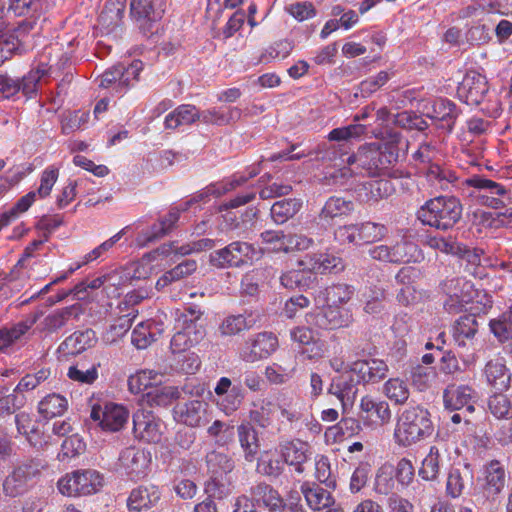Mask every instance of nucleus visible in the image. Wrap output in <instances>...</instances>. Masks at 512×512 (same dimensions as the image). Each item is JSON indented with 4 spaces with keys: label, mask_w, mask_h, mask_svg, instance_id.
I'll return each mask as SVG.
<instances>
[{
    "label": "nucleus",
    "mask_w": 512,
    "mask_h": 512,
    "mask_svg": "<svg viewBox=\"0 0 512 512\" xmlns=\"http://www.w3.org/2000/svg\"><path fill=\"white\" fill-rule=\"evenodd\" d=\"M214 391L220 397L218 405L227 415L236 411L244 399L241 384L232 385L231 380L227 377L219 379Z\"/></svg>",
    "instance_id": "obj_22"
},
{
    "label": "nucleus",
    "mask_w": 512,
    "mask_h": 512,
    "mask_svg": "<svg viewBox=\"0 0 512 512\" xmlns=\"http://www.w3.org/2000/svg\"><path fill=\"white\" fill-rule=\"evenodd\" d=\"M433 432L430 412L422 406H413L399 416L394 436L399 445L408 447L430 437Z\"/></svg>",
    "instance_id": "obj_3"
},
{
    "label": "nucleus",
    "mask_w": 512,
    "mask_h": 512,
    "mask_svg": "<svg viewBox=\"0 0 512 512\" xmlns=\"http://www.w3.org/2000/svg\"><path fill=\"white\" fill-rule=\"evenodd\" d=\"M44 70H31L21 80L0 74V100L10 99L21 92L27 99L37 95L39 81Z\"/></svg>",
    "instance_id": "obj_10"
},
{
    "label": "nucleus",
    "mask_w": 512,
    "mask_h": 512,
    "mask_svg": "<svg viewBox=\"0 0 512 512\" xmlns=\"http://www.w3.org/2000/svg\"><path fill=\"white\" fill-rule=\"evenodd\" d=\"M394 467L390 464L382 465L376 473L374 491L379 495H391L395 488Z\"/></svg>",
    "instance_id": "obj_52"
},
{
    "label": "nucleus",
    "mask_w": 512,
    "mask_h": 512,
    "mask_svg": "<svg viewBox=\"0 0 512 512\" xmlns=\"http://www.w3.org/2000/svg\"><path fill=\"white\" fill-rule=\"evenodd\" d=\"M142 70L141 61H133L126 66L119 63L112 68L106 70L100 79V87L112 88L116 94H123L131 85V81H137L138 75Z\"/></svg>",
    "instance_id": "obj_9"
},
{
    "label": "nucleus",
    "mask_w": 512,
    "mask_h": 512,
    "mask_svg": "<svg viewBox=\"0 0 512 512\" xmlns=\"http://www.w3.org/2000/svg\"><path fill=\"white\" fill-rule=\"evenodd\" d=\"M327 488H322L315 482L305 481L300 486L307 505L313 511H322L335 504V499Z\"/></svg>",
    "instance_id": "obj_26"
},
{
    "label": "nucleus",
    "mask_w": 512,
    "mask_h": 512,
    "mask_svg": "<svg viewBox=\"0 0 512 512\" xmlns=\"http://www.w3.org/2000/svg\"><path fill=\"white\" fill-rule=\"evenodd\" d=\"M202 315L203 311H201L198 306L189 305L184 309V312L182 313L184 332H179L173 336L171 340L172 347L178 346L182 340L186 339V336L191 335L192 328H196V322L201 319Z\"/></svg>",
    "instance_id": "obj_50"
},
{
    "label": "nucleus",
    "mask_w": 512,
    "mask_h": 512,
    "mask_svg": "<svg viewBox=\"0 0 512 512\" xmlns=\"http://www.w3.org/2000/svg\"><path fill=\"white\" fill-rule=\"evenodd\" d=\"M485 374L488 382L495 390L502 392L509 388L511 374L501 360L489 361L485 367Z\"/></svg>",
    "instance_id": "obj_33"
},
{
    "label": "nucleus",
    "mask_w": 512,
    "mask_h": 512,
    "mask_svg": "<svg viewBox=\"0 0 512 512\" xmlns=\"http://www.w3.org/2000/svg\"><path fill=\"white\" fill-rule=\"evenodd\" d=\"M488 408L497 419L508 420L512 418V403L508 397L500 391L489 398Z\"/></svg>",
    "instance_id": "obj_57"
},
{
    "label": "nucleus",
    "mask_w": 512,
    "mask_h": 512,
    "mask_svg": "<svg viewBox=\"0 0 512 512\" xmlns=\"http://www.w3.org/2000/svg\"><path fill=\"white\" fill-rule=\"evenodd\" d=\"M314 477L318 483L324 484L327 489L334 490L336 488V479L332 475L328 457L321 455L316 459Z\"/></svg>",
    "instance_id": "obj_60"
},
{
    "label": "nucleus",
    "mask_w": 512,
    "mask_h": 512,
    "mask_svg": "<svg viewBox=\"0 0 512 512\" xmlns=\"http://www.w3.org/2000/svg\"><path fill=\"white\" fill-rule=\"evenodd\" d=\"M46 466V462L39 457L17 461L3 480L4 495L15 498L26 494L40 479Z\"/></svg>",
    "instance_id": "obj_4"
},
{
    "label": "nucleus",
    "mask_w": 512,
    "mask_h": 512,
    "mask_svg": "<svg viewBox=\"0 0 512 512\" xmlns=\"http://www.w3.org/2000/svg\"><path fill=\"white\" fill-rule=\"evenodd\" d=\"M278 347V339L271 332H261L248 338L239 351L241 360L254 363L268 358Z\"/></svg>",
    "instance_id": "obj_11"
},
{
    "label": "nucleus",
    "mask_w": 512,
    "mask_h": 512,
    "mask_svg": "<svg viewBox=\"0 0 512 512\" xmlns=\"http://www.w3.org/2000/svg\"><path fill=\"white\" fill-rule=\"evenodd\" d=\"M254 320L251 315L245 314L228 315L218 326V333L222 337H232L252 328Z\"/></svg>",
    "instance_id": "obj_36"
},
{
    "label": "nucleus",
    "mask_w": 512,
    "mask_h": 512,
    "mask_svg": "<svg viewBox=\"0 0 512 512\" xmlns=\"http://www.w3.org/2000/svg\"><path fill=\"white\" fill-rule=\"evenodd\" d=\"M360 410L368 415L375 416L374 422L384 425L391 420V410L386 401H376L370 396L362 397L360 401Z\"/></svg>",
    "instance_id": "obj_42"
},
{
    "label": "nucleus",
    "mask_w": 512,
    "mask_h": 512,
    "mask_svg": "<svg viewBox=\"0 0 512 512\" xmlns=\"http://www.w3.org/2000/svg\"><path fill=\"white\" fill-rule=\"evenodd\" d=\"M362 189L365 191L367 202L371 200L376 202L380 199L387 198L394 191L391 181L386 179L369 181L364 184Z\"/></svg>",
    "instance_id": "obj_55"
},
{
    "label": "nucleus",
    "mask_w": 512,
    "mask_h": 512,
    "mask_svg": "<svg viewBox=\"0 0 512 512\" xmlns=\"http://www.w3.org/2000/svg\"><path fill=\"white\" fill-rule=\"evenodd\" d=\"M401 139L400 133L393 132L386 140L360 147L356 154L347 157V163H356L372 176L379 175L398 162Z\"/></svg>",
    "instance_id": "obj_1"
},
{
    "label": "nucleus",
    "mask_w": 512,
    "mask_h": 512,
    "mask_svg": "<svg viewBox=\"0 0 512 512\" xmlns=\"http://www.w3.org/2000/svg\"><path fill=\"white\" fill-rule=\"evenodd\" d=\"M361 381L349 368L330 385L328 392L335 395L341 402L343 413L351 408L358 394Z\"/></svg>",
    "instance_id": "obj_19"
},
{
    "label": "nucleus",
    "mask_w": 512,
    "mask_h": 512,
    "mask_svg": "<svg viewBox=\"0 0 512 512\" xmlns=\"http://www.w3.org/2000/svg\"><path fill=\"white\" fill-rule=\"evenodd\" d=\"M426 177L432 184L438 185L442 190H448L449 185L458 180L455 171L438 164H430L428 166Z\"/></svg>",
    "instance_id": "obj_49"
},
{
    "label": "nucleus",
    "mask_w": 512,
    "mask_h": 512,
    "mask_svg": "<svg viewBox=\"0 0 512 512\" xmlns=\"http://www.w3.org/2000/svg\"><path fill=\"white\" fill-rule=\"evenodd\" d=\"M306 256L311 260L310 264H312V269L316 276L318 274L338 272L344 268L342 259L331 254L319 253Z\"/></svg>",
    "instance_id": "obj_45"
},
{
    "label": "nucleus",
    "mask_w": 512,
    "mask_h": 512,
    "mask_svg": "<svg viewBox=\"0 0 512 512\" xmlns=\"http://www.w3.org/2000/svg\"><path fill=\"white\" fill-rule=\"evenodd\" d=\"M124 0H108L101 11L98 22L108 32L120 25L124 12Z\"/></svg>",
    "instance_id": "obj_39"
},
{
    "label": "nucleus",
    "mask_w": 512,
    "mask_h": 512,
    "mask_svg": "<svg viewBox=\"0 0 512 512\" xmlns=\"http://www.w3.org/2000/svg\"><path fill=\"white\" fill-rule=\"evenodd\" d=\"M131 15L144 35L153 34L154 24L162 18V0H132Z\"/></svg>",
    "instance_id": "obj_13"
},
{
    "label": "nucleus",
    "mask_w": 512,
    "mask_h": 512,
    "mask_svg": "<svg viewBox=\"0 0 512 512\" xmlns=\"http://www.w3.org/2000/svg\"><path fill=\"white\" fill-rule=\"evenodd\" d=\"M479 323L477 315L465 314L459 317L453 325V338L459 347H465L473 344V340L478 332Z\"/></svg>",
    "instance_id": "obj_30"
},
{
    "label": "nucleus",
    "mask_w": 512,
    "mask_h": 512,
    "mask_svg": "<svg viewBox=\"0 0 512 512\" xmlns=\"http://www.w3.org/2000/svg\"><path fill=\"white\" fill-rule=\"evenodd\" d=\"M206 464L213 476L227 474L234 469V461L218 451H211L206 455Z\"/></svg>",
    "instance_id": "obj_54"
},
{
    "label": "nucleus",
    "mask_w": 512,
    "mask_h": 512,
    "mask_svg": "<svg viewBox=\"0 0 512 512\" xmlns=\"http://www.w3.org/2000/svg\"><path fill=\"white\" fill-rule=\"evenodd\" d=\"M204 491L207 495L206 499L223 500L231 493L230 488L224 484L217 476H212L206 483Z\"/></svg>",
    "instance_id": "obj_63"
},
{
    "label": "nucleus",
    "mask_w": 512,
    "mask_h": 512,
    "mask_svg": "<svg viewBox=\"0 0 512 512\" xmlns=\"http://www.w3.org/2000/svg\"><path fill=\"white\" fill-rule=\"evenodd\" d=\"M256 254V249L252 244L234 241L226 247L212 252L210 263L218 268L240 267L252 262Z\"/></svg>",
    "instance_id": "obj_7"
},
{
    "label": "nucleus",
    "mask_w": 512,
    "mask_h": 512,
    "mask_svg": "<svg viewBox=\"0 0 512 512\" xmlns=\"http://www.w3.org/2000/svg\"><path fill=\"white\" fill-rule=\"evenodd\" d=\"M447 449L444 445H433L430 447L428 455L422 461L419 469V476L427 481H434L439 477L441 466L443 465L444 455Z\"/></svg>",
    "instance_id": "obj_32"
},
{
    "label": "nucleus",
    "mask_w": 512,
    "mask_h": 512,
    "mask_svg": "<svg viewBox=\"0 0 512 512\" xmlns=\"http://www.w3.org/2000/svg\"><path fill=\"white\" fill-rule=\"evenodd\" d=\"M161 497V492L157 486H140L133 489L127 500V506L130 511H141L154 506Z\"/></svg>",
    "instance_id": "obj_31"
},
{
    "label": "nucleus",
    "mask_w": 512,
    "mask_h": 512,
    "mask_svg": "<svg viewBox=\"0 0 512 512\" xmlns=\"http://www.w3.org/2000/svg\"><path fill=\"white\" fill-rule=\"evenodd\" d=\"M68 407L67 399L60 394H49L38 405V412L47 419L61 416Z\"/></svg>",
    "instance_id": "obj_46"
},
{
    "label": "nucleus",
    "mask_w": 512,
    "mask_h": 512,
    "mask_svg": "<svg viewBox=\"0 0 512 512\" xmlns=\"http://www.w3.org/2000/svg\"><path fill=\"white\" fill-rule=\"evenodd\" d=\"M154 336L150 331V326L141 322L134 328L131 342L137 349H145L155 341Z\"/></svg>",
    "instance_id": "obj_64"
},
{
    "label": "nucleus",
    "mask_w": 512,
    "mask_h": 512,
    "mask_svg": "<svg viewBox=\"0 0 512 512\" xmlns=\"http://www.w3.org/2000/svg\"><path fill=\"white\" fill-rule=\"evenodd\" d=\"M489 328L500 343L512 341V306L497 318L491 319Z\"/></svg>",
    "instance_id": "obj_44"
},
{
    "label": "nucleus",
    "mask_w": 512,
    "mask_h": 512,
    "mask_svg": "<svg viewBox=\"0 0 512 512\" xmlns=\"http://www.w3.org/2000/svg\"><path fill=\"white\" fill-rule=\"evenodd\" d=\"M462 110L451 100L438 99L434 102L432 112L427 114L437 128L451 133Z\"/></svg>",
    "instance_id": "obj_21"
},
{
    "label": "nucleus",
    "mask_w": 512,
    "mask_h": 512,
    "mask_svg": "<svg viewBox=\"0 0 512 512\" xmlns=\"http://www.w3.org/2000/svg\"><path fill=\"white\" fill-rule=\"evenodd\" d=\"M208 434L215 438L218 445H226L233 440L234 427L226 422L216 420L208 428Z\"/></svg>",
    "instance_id": "obj_62"
},
{
    "label": "nucleus",
    "mask_w": 512,
    "mask_h": 512,
    "mask_svg": "<svg viewBox=\"0 0 512 512\" xmlns=\"http://www.w3.org/2000/svg\"><path fill=\"white\" fill-rule=\"evenodd\" d=\"M284 465L281 454L264 451L258 458L257 472L270 478H278L284 471Z\"/></svg>",
    "instance_id": "obj_38"
},
{
    "label": "nucleus",
    "mask_w": 512,
    "mask_h": 512,
    "mask_svg": "<svg viewBox=\"0 0 512 512\" xmlns=\"http://www.w3.org/2000/svg\"><path fill=\"white\" fill-rule=\"evenodd\" d=\"M207 407L206 402L195 399L184 404H178L175 408V414L179 422L190 427H199L207 421Z\"/></svg>",
    "instance_id": "obj_25"
},
{
    "label": "nucleus",
    "mask_w": 512,
    "mask_h": 512,
    "mask_svg": "<svg viewBox=\"0 0 512 512\" xmlns=\"http://www.w3.org/2000/svg\"><path fill=\"white\" fill-rule=\"evenodd\" d=\"M489 91L486 77L476 71H468L457 88L458 97L468 105L483 102Z\"/></svg>",
    "instance_id": "obj_15"
},
{
    "label": "nucleus",
    "mask_w": 512,
    "mask_h": 512,
    "mask_svg": "<svg viewBox=\"0 0 512 512\" xmlns=\"http://www.w3.org/2000/svg\"><path fill=\"white\" fill-rule=\"evenodd\" d=\"M385 298L386 293L383 288L375 287L374 289H371L364 306L365 313L372 316L381 315L386 309Z\"/></svg>",
    "instance_id": "obj_61"
},
{
    "label": "nucleus",
    "mask_w": 512,
    "mask_h": 512,
    "mask_svg": "<svg viewBox=\"0 0 512 512\" xmlns=\"http://www.w3.org/2000/svg\"><path fill=\"white\" fill-rule=\"evenodd\" d=\"M302 208V201L298 198H287L276 201L271 209L270 214L276 224H284L293 218Z\"/></svg>",
    "instance_id": "obj_37"
},
{
    "label": "nucleus",
    "mask_w": 512,
    "mask_h": 512,
    "mask_svg": "<svg viewBox=\"0 0 512 512\" xmlns=\"http://www.w3.org/2000/svg\"><path fill=\"white\" fill-rule=\"evenodd\" d=\"M465 183L470 187L483 191V194L503 197L508 193V190L502 184L480 175L471 176L465 180Z\"/></svg>",
    "instance_id": "obj_53"
},
{
    "label": "nucleus",
    "mask_w": 512,
    "mask_h": 512,
    "mask_svg": "<svg viewBox=\"0 0 512 512\" xmlns=\"http://www.w3.org/2000/svg\"><path fill=\"white\" fill-rule=\"evenodd\" d=\"M238 437L245 459L253 461L260 448L257 431L250 424H241L238 427Z\"/></svg>",
    "instance_id": "obj_40"
},
{
    "label": "nucleus",
    "mask_w": 512,
    "mask_h": 512,
    "mask_svg": "<svg viewBox=\"0 0 512 512\" xmlns=\"http://www.w3.org/2000/svg\"><path fill=\"white\" fill-rule=\"evenodd\" d=\"M97 343L94 330L88 328L83 331H75L68 336L58 347V352L64 355H77L93 347Z\"/></svg>",
    "instance_id": "obj_29"
},
{
    "label": "nucleus",
    "mask_w": 512,
    "mask_h": 512,
    "mask_svg": "<svg viewBox=\"0 0 512 512\" xmlns=\"http://www.w3.org/2000/svg\"><path fill=\"white\" fill-rule=\"evenodd\" d=\"M75 312L74 307H66L47 315L42 321L43 330L53 333L66 325Z\"/></svg>",
    "instance_id": "obj_56"
},
{
    "label": "nucleus",
    "mask_w": 512,
    "mask_h": 512,
    "mask_svg": "<svg viewBox=\"0 0 512 512\" xmlns=\"http://www.w3.org/2000/svg\"><path fill=\"white\" fill-rule=\"evenodd\" d=\"M506 485V471L498 460H491L484 466V483L482 494L475 495V502L480 505H490L495 502Z\"/></svg>",
    "instance_id": "obj_8"
},
{
    "label": "nucleus",
    "mask_w": 512,
    "mask_h": 512,
    "mask_svg": "<svg viewBox=\"0 0 512 512\" xmlns=\"http://www.w3.org/2000/svg\"><path fill=\"white\" fill-rule=\"evenodd\" d=\"M181 392L174 386L155 387L147 393V402L151 406L166 407L179 399Z\"/></svg>",
    "instance_id": "obj_51"
},
{
    "label": "nucleus",
    "mask_w": 512,
    "mask_h": 512,
    "mask_svg": "<svg viewBox=\"0 0 512 512\" xmlns=\"http://www.w3.org/2000/svg\"><path fill=\"white\" fill-rule=\"evenodd\" d=\"M384 393L396 404H404L410 395L406 382L399 378L389 379L384 385Z\"/></svg>",
    "instance_id": "obj_58"
},
{
    "label": "nucleus",
    "mask_w": 512,
    "mask_h": 512,
    "mask_svg": "<svg viewBox=\"0 0 512 512\" xmlns=\"http://www.w3.org/2000/svg\"><path fill=\"white\" fill-rule=\"evenodd\" d=\"M473 479V470L469 464L452 467L447 477V494L452 498L461 496L466 488L472 487Z\"/></svg>",
    "instance_id": "obj_27"
},
{
    "label": "nucleus",
    "mask_w": 512,
    "mask_h": 512,
    "mask_svg": "<svg viewBox=\"0 0 512 512\" xmlns=\"http://www.w3.org/2000/svg\"><path fill=\"white\" fill-rule=\"evenodd\" d=\"M197 268L195 260H185L171 270L165 272L156 282V289L161 290L174 281H178L190 274Z\"/></svg>",
    "instance_id": "obj_48"
},
{
    "label": "nucleus",
    "mask_w": 512,
    "mask_h": 512,
    "mask_svg": "<svg viewBox=\"0 0 512 512\" xmlns=\"http://www.w3.org/2000/svg\"><path fill=\"white\" fill-rule=\"evenodd\" d=\"M311 260L304 259L297 261V267L288 270L280 277L281 284L290 290H307L315 286L317 276L312 269Z\"/></svg>",
    "instance_id": "obj_17"
},
{
    "label": "nucleus",
    "mask_w": 512,
    "mask_h": 512,
    "mask_svg": "<svg viewBox=\"0 0 512 512\" xmlns=\"http://www.w3.org/2000/svg\"><path fill=\"white\" fill-rule=\"evenodd\" d=\"M35 322L36 318L26 319L14 324L10 328L0 329V352H5L8 347L25 335Z\"/></svg>",
    "instance_id": "obj_41"
},
{
    "label": "nucleus",
    "mask_w": 512,
    "mask_h": 512,
    "mask_svg": "<svg viewBox=\"0 0 512 512\" xmlns=\"http://www.w3.org/2000/svg\"><path fill=\"white\" fill-rule=\"evenodd\" d=\"M200 121V111L193 105L183 104L178 106L165 118V128L176 129L180 125H189Z\"/></svg>",
    "instance_id": "obj_35"
},
{
    "label": "nucleus",
    "mask_w": 512,
    "mask_h": 512,
    "mask_svg": "<svg viewBox=\"0 0 512 512\" xmlns=\"http://www.w3.org/2000/svg\"><path fill=\"white\" fill-rule=\"evenodd\" d=\"M103 486V477L96 470L75 471L58 482L59 491L68 496L89 495Z\"/></svg>",
    "instance_id": "obj_6"
},
{
    "label": "nucleus",
    "mask_w": 512,
    "mask_h": 512,
    "mask_svg": "<svg viewBox=\"0 0 512 512\" xmlns=\"http://www.w3.org/2000/svg\"><path fill=\"white\" fill-rule=\"evenodd\" d=\"M463 207L454 196H438L425 202L417 211L422 224L438 230H449L461 219Z\"/></svg>",
    "instance_id": "obj_2"
},
{
    "label": "nucleus",
    "mask_w": 512,
    "mask_h": 512,
    "mask_svg": "<svg viewBox=\"0 0 512 512\" xmlns=\"http://www.w3.org/2000/svg\"><path fill=\"white\" fill-rule=\"evenodd\" d=\"M137 315L138 311L132 308L127 314L118 317L115 323L103 335V341L107 344L116 343L128 332Z\"/></svg>",
    "instance_id": "obj_43"
},
{
    "label": "nucleus",
    "mask_w": 512,
    "mask_h": 512,
    "mask_svg": "<svg viewBox=\"0 0 512 512\" xmlns=\"http://www.w3.org/2000/svg\"><path fill=\"white\" fill-rule=\"evenodd\" d=\"M366 131V126L362 124H352L346 127L333 129L328 135V142L321 143L315 150V159L322 162H334L338 159L341 160V164L347 162L342 157L347 155L346 152H342L341 144H333L331 141H347L352 138H357L363 135Z\"/></svg>",
    "instance_id": "obj_5"
},
{
    "label": "nucleus",
    "mask_w": 512,
    "mask_h": 512,
    "mask_svg": "<svg viewBox=\"0 0 512 512\" xmlns=\"http://www.w3.org/2000/svg\"><path fill=\"white\" fill-rule=\"evenodd\" d=\"M119 463L131 479H140L146 475L150 455L140 448L127 447L121 451Z\"/></svg>",
    "instance_id": "obj_20"
},
{
    "label": "nucleus",
    "mask_w": 512,
    "mask_h": 512,
    "mask_svg": "<svg viewBox=\"0 0 512 512\" xmlns=\"http://www.w3.org/2000/svg\"><path fill=\"white\" fill-rule=\"evenodd\" d=\"M443 402L450 411L464 410L472 414L475 411L477 393L467 385H449L443 392Z\"/></svg>",
    "instance_id": "obj_18"
},
{
    "label": "nucleus",
    "mask_w": 512,
    "mask_h": 512,
    "mask_svg": "<svg viewBox=\"0 0 512 512\" xmlns=\"http://www.w3.org/2000/svg\"><path fill=\"white\" fill-rule=\"evenodd\" d=\"M280 453L284 464L294 467V470L302 474L305 471L304 463L309 458V445L300 440H293L281 445Z\"/></svg>",
    "instance_id": "obj_28"
},
{
    "label": "nucleus",
    "mask_w": 512,
    "mask_h": 512,
    "mask_svg": "<svg viewBox=\"0 0 512 512\" xmlns=\"http://www.w3.org/2000/svg\"><path fill=\"white\" fill-rule=\"evenodd\" d=\"M387 234L385 225L376 222H364L358 225V239L364 243L381 240Z\"/></svg>",
    "instance_id": "obj_59"
},
{
    "label": "nucleus",
    "mask_w": 512,
    "mask_h": 512,
    "mask_svg": "<svg viewBox=\"0 0 512 512\" xmlns=\"http://www.w3.org/2000/svg\"><path fill=\"white\" fill-rule=\"evenodd\" d=\"M391 247L392 264L416 262L421 256L418 246L411 241L402 240Z\"/></svg>",
    "instance_id": "obj_47"
},
{
    "label": "nucleus",
    "mask_w": 512,
    "mask_h": 512,
    "mask_svg": "<svg viewBox=\"0 0 512 512\" xmlns=\"http://www.w3.org/2000/svg\"><path fill=\"white\" fill-rule=\"evenodd\" d=\"M363 384L377 383L383 380L388 373L387 364L380 359L357 360L350 366Z\"/></svg>",
    "instance_id": "obj_23"
},
{
    "label": "nucleus",
    "mask_w": 512,
    "mask_h": 512,
    "mask_svg": "<svg viewBox=\"0 0 512 512\" xmlns=\"http://www.w3.org/2000/svg\"><path fill=\"white\" fill-rule=\"evenodd\" d=\"M35 22L22 20L17 27L8 29L0 26V50L9 54H21L26 50V39L34 29Z\"/></svg>",
    "instance_id": "obj_16"
},
{
    "label": "nucleus",
    "mask_w": 512,
    "mask_h": 512,
    "mask_svg": "<svg viewBox=\"0 0 512 512\" xmlns=\"http://www.w3.org/2000/svg\"><path fill=\"white\" fill-rule=\"evenodd\" d=\"M90 418L97 422L102 430L117 432L127 423L129 411L124 406L115 403H107L104 408L94 405Z\"/></svg>",
    "instance_id": "obj_14"
},
{
    "label": "nucleus",
    "mask_w": 512,
    "mask_h": 512,
    "mask_svg": "<svg viewBox=\"0 0 512 512\" xmlns=\"http://www.w3.org/2000/svg\"><path fill=\"white\" fill-rule=\"evenodd\" d=\"M306 321L320 329L333 330L348 327L353 322V316L349 309L339 305H327L326 307L310 313Z\"/></svg>",
    "instance_id": "obj_12"
},
{
    "label": "nucleus",
    "mask_w": 512,
    "mask_h": 512,
    "mask_svg": "<svg viewBox=\"0 0 512 512\" xmlns=\"http://www.w3.org/2000/svg\"><path fill=\"white\" fill-rule=\"evenodd\" d=\"M179 217L180 208H171L165 217L142 233L145 237V242H154L167 235L174 228Z\"/></svg>",
    "instance_id": "obj_34"
},
{
    "label": "nucleus",
    "mask_w": 512,
    "mask_h": 512,
    "mask_svg": "<svg viewBox=\"0 0 512 512\" xmlns=\"http://www.w3.org/2000/svg\"><path fill=\"white\" fill-rule=\"evenodd\" d=\"M354 210V203L340 196H331L324 203L317 219L322 227L331 226L334 219L348 216Z\"/></svg>",
    "instance_id": "obj_24"
}]
</instances>
